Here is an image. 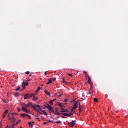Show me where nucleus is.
Wrapping results in <instances>:
<instances>
[{
  "label": "nucleus",
  "instance_id": "f257e3e1",
  "mask_svg": "<svg viewBox=\"0 0 128 128\" xmlns=\"http://www.w3.org/2000/svg\"><path fill=\"white\" fill-rule=\"evenodd\" d=\"M30 104L32 108H34V110H38H38H39L38 109V108H36V107L34 106V105H32V103H30V102H29V104H24V108H28V106H30Z\"/></svg>",
  "mask_w": 128,
  "mask_h": 128
},
{
  "label": "nucleus",
  "instance_id": "f03ea898",
  "mask_svg": "<svg viewBox=\"0 0 128 128\" xmlns=\"http://www.w3.org/2000/svg\"><path fill=\"white\" fill-rule=\"evenodd\" d=\"M68 124L69 126H70L71 128H74V126H76V120H72V122H68Z\"/></svg>",
  "mask_w": 128,
  "mask_h": 128
},
{
  "label": "nucleus",
  "instance_id": "7ed1b4c3",
  "mask_svg": "<svg viewBox=\"0 0 128 128\" xmlns=\"http://www.w3.org/2000/svg\"><path fill=\"white\" fill-rule=\"evenodd\" d=\"M78 102H74V106L70 110L71 112H74V110H76V108H78Z\"/></svg>",
  "mask_w": 128,
  "mask_h": 128
},
{
  "label": "nucleus",
  "instance_id": "20e7f679",
  "mask_svg": "<svg viewBox=\"0 0 128 128\" xmlns=\"http://www.w3.org/2000/svg\"><path fill=\"white\" fill-rule=\"evenodd\" d=\"M20 116H22L23 118H24V116H28V118H32L30 117V115L24 114V113L21 114Z\"/></svg>",
  "mask_w": 128,
  "mask_h": 128
},
{
  "label": "nucleus",
  "instance_id": "39448f33",
  "mask_svg": "<svg viewBox=\"0 0 128 128\" xmlns=\"http://www.w3.org/2000/svg\"><path fill=\"white\" fill-rule=\"evenodd\" d=\"M64 116H72L74 114V113L72 112H70L69 114H68L66 113H63L62 114Z\"/></svg>",
  "mask_w": 128,
  "mask_h": 128
},
{
  "label": "nucleus",
  "instance_id": "423d86ee",
  "mask_svg": "<svg viewBox=\"0 0 128 128\" xmlns=\"http://www.w3.org/2000/svg\"><path fill=\"white\" fill-rule=\"evenodd\" d=\"M26 86H28V82H23L22 86H24V88H25Z\"/></svg>",
  "mask_w": 128,
  "mask_h": 128
},
{
  "label": "nucleus",
  "instance_id": "0eeeda50",
  "mask_svg": "<svg viewBox=\"0 0 128 128\" xmlns=\"http://www.w3.org/2000/svg\"><path fill=\"white\" fill-rule=\"evenodd\" d=\"M86 76L88 78V84H92V80H90V78L89 76Z\"/></svg>",
  "mask_w": 128,
  "mask_h": 128
},
{
  "label": "nucleus",
  "instance_id": "6e6552de",
  "mask_svg": "<svg viewBox=\"0 0 128 128\" xmlns=\"http://www.w3.org/2000/svg\"><path fill=\"white\" fill-rule=\"evenodd\" d=\"M60 108L61 110H60V112H68V110L64 108V107H62Z\"/></svg>",
  "mask_w": 128,
  "mask_h": 128
},
{
  "label": "nucleus",
  "instance_id": "1a4fd4ad",
  "mask_svg": "<svg viewBox=\"0 0 128 128\" xmlns=\"http://www.w3.org/2000/svg\"><path fill=\"white\" fill-rule=\"evenodd\" d=\"M44 106L45 107H46L48 110L50 108V104H48V102H46L44 104Z\"/></svg>",
  "mask_w": 128,
  "mask_h": 128
},
{
  "label": "nucleus",
  "instance_id": "9d476101",
  "mask_svg": "<svg viewBox=\"0 0 128 128\" xmlns=\"http://www.w3.org/2000/svg\"><path fill=\"white\" fill-rule=\"evenodd\" d=\"M49 112H53V114H54L55 112L54 110L52 108V107L50 106V108L48 109Z\"/></svg>",
  "mask_w": 128,
  "mask_h": 128
},
{
  "label": "nucleus",
  "instance_id": "9b49d317",
  "mask_svg": "<svg viewBox=\"0 0 128 128\" xmlns=\"http://www.w3.org/2000/svg\"><path fill=\"white\" fill-rule=\"evenodd\" d=\"M28 94V99L34 96V94Z\"/></svg>",
  "mask_w": 128,
  "mask_h": 128
},
{
  "label": "nucleus",
  "instance_id": "f8f14e48",
  "mask_svg": "<svg viewBox=\"0 0 128 128\" xmlns=\"http://www.w3.org/2000/svg\"><path fill=\"white\" fill-rule=\"evenodd\" d=\"M52 78H50V79L48 80H49L48 82H46V84H52Z\"/></svg>",
  "mask_w": 128,
  "mask_h": 128
},
{
  "label": "nucleus",
  "instance_id": "ddd939ff",
  "mask_svg": "<svg viewBox=\"0 0 128 128\" xmlns=\"http://www.w3.org/2000/svg\"><path fill=\"white\" fill-rule=\"evenodd\" d=\"M44 92L46 94H47V96H50V92H48L46 90H44Z\"/></svg>",
  "mask_w": 128,
  "mask_h": 128
},
{
  "label": "nucleus",
  "instance_id": "4468645a",
  "mask_svg": "<svg viewBox=\"0 0 128 128\" xmlns=\"http://www.w3.org/2000/svg\"><path fill=\"white\" fill-rule=\"evenodd\" d=\"M20 122H22V120H18L14 124L15 126H18V124H20Z\"/></svg>",
  "mask_w": 128,
  "mask_h": 128
},
{
  "label": "nucleus",
  "instance_id": "2eb2a0df",
  "mask_svg": "<svg viewBox=\"0 0 128 128\" xmlns=\"http://www.w3.org/2000/svg\"><path fill=\"white\" fill-rule=\"evenodd\" d=\"M61 113L58 112V110H56L55 112H54V114H57L58 116H60Z\"/></svg>",
  "mask_w": 128,
  "mask_h": 128
},
{
  "label": "nucleus",
  "instance_id": "dca6fc26",
  "mask_svg": "<svg viewBox=\"0 0 128 128\" xmlns=\"http://www.w3.org/2000/svg\"><path fill=\"white\" fill-rule=\"evenodd\" d=\"M33 97H34L33 100H38V97L36 96L34 94Z\"/></svg>",
  "mask_w": 128,
  "mask_h": 128
},
{
  "label": "nucleus",
  "instance_id": "f3484780",
  "mask_svg": "<svg viewBox=\"0 0 128 128\" xmlns=\"http://www.w3.org/2000/svg\"><path fill=\"white\" fill-rule=\"evenodd\" d=\"M50 104V106H52V104H54V102H52V100H50L49 102H48Z\"/></svg>",
  "mask_w": 128,
  "mask_h": 128
},
{
  "label": "nucleus",
  "instance_id": "a211bd4d",
  "mask_svg": "<svg viewBox=\"0 0 128 128\" xmlns=\"http://www.w3.org/2000/svg\"><path fill=\"white\" fill-rule=\"evenodd\" d=\"M24 100H28V94H25L24 95Z\"/></svg>",
  "mask_w": 128,
  "mask_h": 128
},
{
  "label": "nucleus",
  "instance_id": "6ab92c4d",
  "mask_svg": "<svg viewBox=\"0 0 128 128\" xmlns=\"http://www.w3.org/2000/svg\"><path fill=\"white\" fill-rule=\"evenodd\" d=\"M14 96H16V98L20 96V93H18V92L15 93V94H14Z\"/></svg>",
  "mask_w": 128,
  "mask_h": 128
},
{
  "label": "nucleus",
  "instance_id": "aec40b11",
  "mask_svg": "<svg viewBox=\"0 0 128 128\" xmlns=\"http://www.w3.org/2000/svg\"><path fill=\"white\" fill-rule=\"evenodd\" d=\"M34 106L38 108H40V104L37 105L36 104H35Z\"/></svg>",
  "mask_w": 128,
  "mask_h": 128
},
{
  "label": "nucleus",
  "instance_id": "412c9836",
  "mask_svg": "<svg viewBox=\"0 0 128 128\" xmlns=\"http://www.w3.org/2000/svg\"><path fill=\"white\" fill-rule=\"evenodd\" d=\"M30 128H32V122H28Z\"/></svg>",
  "mask_w": 128,
  "mask_h": 128
},
{
  "label": "nucleus",
  "instance_id": "4be33fe9",
  "mask_svg": "<svg viewBox=\"0 0 128 128\" xmlns=\"http://www.w3.org/2000/svg\"><path fill=\"white\" fill-rule=\"evenodd\" d=\"M22 110L24 112V111H26V108L24 106H22Z\"/></svg>",
  "mask_w": 128,
  "mask_h": 128
},
{
  "label": "nucleus",
  "instance_id": "5701e85b",
  "mask_svg": "<svg viewBox=\"0 0 128 128\" xmlns=\"http://www.w3.org/2000/svg\"><path fill=\"white\" fill-rule=\"evenodd\" d=\"M58 106H60V108H64V106H62V103H59Z\"/></svg>",
  "mask_w": 128,
  "mask_h": 128
},
{
  "label": "nucleus",
  "instance_id": "b1692460",
  "mask_svg": "<svg viewBox=\"0 0 128 128\" xmlns=\"http://www.w3.org/2000/svg\"><path fill=\"white\" fill-rule=\"evenodd\" d=\"M12 122H16V118H14V116H12Z\"/></svg>",
  "mask_w": 128,
  "mask_h": 128
},
{
  "label": "nucleus",
  "instance_id": "393cba45",
  "mask_svg": "<svg viewBox=\"0 0 128 128\" xmlns=\"http://www.w3.org/2000/svg\"><path fill=\"white\" fill-rule=\"evenodd\" d=\"M20 86H18V88H16L15 90H16V92H17V90H20Z\"/></svg>",
  "mask_w": 128,
  "mask_h": 128
},
{
  "label": "nucleus",
  "instance_id": "a878e982",
  "mask_svg": "<svg viewBox=\"0 0 128 128\" xmlns=\"http://www.w3.org/2000/svg\"><path fill=\"white\" fill-rule=\"evenodd\" d=\"M8 110H6L4 112V114H8Z\"/></svg>",
  "mask_w": 128,
  "mask_h": 128
},
{
  "label": "nucleus",
  "instance_id": "bb28decb",
  "mask_svg": "<svg viewBox=\"0 0 128 128\" xmlns=\"http://www.w3.org/2000/svg\"><path fill=\"white\" fill-rule=\"evenodd\" d=\"M94 102H98V98H94Z\"/></svg>",
  "mask_w": 128,
  "mask_h": 128
},
{
  "label": "nucleus",
  "instance_id": "cd10ccee",
  "mask_svg": "<svg viewBox=\"0 0 128 128\" xmlns=\"http://www.w3.org/2000/svg\"><path fill=\"white\" fill-rule=\"evenodd\" d=\"M61 122H60V121H57V122H55L56 124H60Z\"/></svg>",
  "mask_w": 128,
  "mask_h": 128
},
{
  "label": "nucleus",
  "instance_id": "c85d7f7f",
  "mask_svg": "<svg viewBox=\"0 0 128 128\" xmlns=\"http://www.w3.org/2000/svg\"><path fill=\"white\" fill-rule=\"evenodd\" d=\"M26 112L27 114H30V110H26L25 111Z\"/></svg>",
  "mask_w": 128,
  "mask_h": 128
},
{
  "label": "nucleus",
  "instance_id": "c756f323",
  "mask_svg": "<svg viewBox=\"0 0 128 128\" xmlns=\"http://www.w3.org/2000/svg\"><path fill=\"white\" fill-rule=\"evenodd\" d=\"M68 76H70L71 78H72V74H68Z\"/></svg>",
  "mask_w": 128,
  "mask_h": 128
},
{
  "label": "nucleus",
  "instance_id": "7c9ffc66",
  "mask_svg": "<svg viewBox=\"0 0 128 128\" xmlns=\"http://www.w3.org/2000/svg\"><path fill=\"white\" fill-rule=\"evenodd\" d=\"M3 102L6 103L8 102V101L6 99L3 100Z\"/></svg>",
  "mask_w": 128,
  "mask_h": 128
},
{
  "label": "nucleus",
  "instance_id": "2f4dec72",
  "mask_svg": "<svg viewBox=\"0 0 128 128\" xmlns=\"http://www.w3.org/2000/svg\"><path fill=\"white\" fill-rule=\"evenodd\" d=\"M56 80V78H52V80H53V82H54V80Z\"/></svg>",
  "mask_w": 128,
  "mask_h": 128
},
{
  "label": "nucleus",
  "instance_id": "473e14b6",
  "mask_svg": "<svg viewBox=\"0 0 128 128\" xmlns=\"http://www.w3.org/2000/svg\"><path fill=\"white\" fill-rule=\"evenodd\" d=\"M40 112H45L44 110H42V109H40Z\"/></svg>",
  "mask_w": 128,
  "mask_h": 128
},
{
  "label": "nucleus",
  "instance_id": "72a5a7b5",
  "mask_svg": "<svg viewBox=\"0 0 128 128\" xmlns=\"http://www.w3.org/2000/svg\"><path fill=\"white\" fill-rule=\"evenodd\" d=\"M40 112H45L44 110H42V109H40Z\"/></svg>",
  "mask_w": 128,
  "mask_h": 128
},
{
  "label": "nucleus",
  "instance_id": "f704fd0d",
  "mask_svg": "<svg viewBox=\"0 0 128 128\" xmlns=\"http://www.w3.org/2000/svg\"><path fill=\"white\" fill-rule=\"evenodd\" d=\"M41 88H42L38 87L37 90H40Z\"/></svg>",
  "mask_w": 128,
  "mask_h": 128
},
{
  "label": "nucleus",
  "instance_id": "c9c22d12",
  "mask_svg": "<svg viewBox=\"0 0 128 128\" xmlns=\"http://www.w3.org/2000/svg\"><path fill=\"white\" fill-rule=\"evenodd\" d=\"M56 98H54V100H52V102H56Z\"/></svg>",
  "mask_w": 128,
  "mask_h": 128
},
{
  "label": "nucleus",
  "instance_id": "e433bc0d",
  "mask_svg": "<svg viewBox=\"0 0 128 128\" xmlns=\"http://www.w3.org/2000/svg\"><path fill=\"white\" fill-rule=\"evenodd\" d=\"M26 74H30V72L28 71L26 72Z\"/></svg>",
  "mask_w": 128,
  "mask_h": 128
},
{
  "label": "nucleus",
  "instance_id": "4c0bfd02",
  "mask_svg": "<svg viewBox=\"0 0 128 128\" xmlns=\"http://www.w3.org/2000/svg\"><path fill=\"white\" fill-rule=\"evenodd\" d=\"M6 116V114H3V116H2V118H4V117Z\"/></svg>",
  "mask_w": 128,
  "mask_h": 128
},
{
  "label": "nucleus",
  "instance_id": "58836bf2",
  "mask_svg": "<svg viewBox=\"0 0 128 128\" xmlns=\"http://www.w3.org/2000/svg\"><path fill=\"white\" fill-rule=\"evenodd\" d=\"M63 82H66V81L64 78H63Z\"/></svg>",
  "mask_w": 128,
  "mask_h": 128
},
{
  "label": "nucleus",
  "instance_id": "ea45409f",
  "mask_svg": "<svg viewBox=\"0 0 128 128\" xmlns=\"http://www.w3.org/2000/svg\"><path fill=\"white\" fill-rule=\"evenodd\" d=\"M68 102V99H66L64 100V102Z\"/></svg>",
  "mask_w": 128,
  "mask_h": 128
},
{
  "label": "nucleus",
  "instance_id": "a19ab883",
  "mask_svg": "<svg viewBox=\"0 0 128 128\" xmlns=\"http://www.w3.org/2000/svg\"><path fill=\"white\" fill-rule=\"evenodd\" d=\"M44 114H45V116H46V111L44 112Z\"/></svg>",
  "mask_w": 128,
  "mask_h": 128
},
{
  "label": "nucleus",
  "instance_id": "79ce46f5",
  "mask_svg": "<svg viewBox=\"0 0 128 128\" xmlns=\"http://www.w3.org/2000/svg\"><path fill=\"white\" fill-rule=\"evenodd\" d=\"M15 124H12V125L11 126V128H14V126Z\"/></svg>",
  "mask_w": 128,
  "mask_h": 128
},
{
  "label": "nucleus",
  "instance_id": "37998d69",
  "mask_svg": "<svg viewBox=\"0 0 128 128\" xmlns=\"http://www.w3.org/2000/svg\"><path fill=\"white\" fill-rule=\"evenodd\" d=\"M60 118V117L58 116V117H56V118H54V120H58V118Z\"/></svg>",
  "mask_w": 128,
  "mask_h": 128
},
{
  "label": "nucleus",
  "instance_id": "c03bdc74",
  "mask_svg": "<svg viewBox=\"0 0 128 128\" xmlns=\"http://www.w3.org/2000/svg\"><path fill=\"white\" fill-rule=\"evenodd\" d=\"M18 112H20V110H20V108H18Z\"/></svg>",
  "mask_w": 128,
  "mask_h": 128
},
{
  "label": "nucleus",
  "instance_id": "a18cd8bd",
  "mask_svg": "<svg viewBox=\"0 0 128 128\" xmlns=\"http://www.w3.org/2000/svg\"><path fill=\"white\" fill-rule=\"evenodd\" d=\"M84 74H86V72H84Z\"/></svg>",
  "mask_w": 128,
  "mask_h": 128
},
{
  "label": "nucleus",
  "instance_id": "49530a36",
  "mask_svg": "<svg viewBox=\"0 0 128 128\" xmlns=\"http://www.w3.org/2000/svg\"><path fill=\"white\" fill-rule=\"evenodd\" d=\"M47 123H48V122H44V124H46Z\"/></svg>",
  "mask_w": 128,
  "mask_h": 128
},
{
  "label": "nucleus",
  "instance_id": "de8ad7c7",
  "mask_svg": "<svg viewBox=\"0 0 128 128\" xmlns=\"http://www.w3.org/2000/svg\"><path fill=\"white\" fill-rule=\"evenodd\" d=\"M48 122H52V121H51L50 120H49Z\"/></svg>",
  "mask_w": 128,
  "mask_h": 128
},
{
  "label": "nucleus",
  "instance_id": "09e8293b",
  "mask_svg": "<svg viewBox=\"0 0 128 128\" xmlns=\"http://www.w3.org/2000/svg\"><path fill=\"white\" fill-rule=\"evenodd\" d=\"M88 94H92V92H88Z\"/></svg>",
  "mask_w": 128,
  "mask_h": 128
},
{
  "label": "nucleus",
  "instance_id": "8fccbe9b",
  "mask_svg": "<svg viewBox=\"0 0 128 128\" xmlns=\"http://www.w3.org/2000/svg\"><path fill=\"white\" fill-rule=\"evenodd\" d=\"M44 74H48V73H46V72H44Z\"/></svg>",
  "mask_w": 128,
  "mask_h": 128
},
{
  "label": "nucleus",
  "instance_id": "3c124183",
  "mask_svg": "<svg viewBox=\"0 0 128 128\" xmlns=\"http://www.w3.org/2000/svg\"><path fill=\"white\" fill-rule=\"evenodd\" d=\"M16 114V116H18V114Z\"/></svg>",
  "mask_w": 128,
  "mask_h": 128
},
{
  "label": "nucleus",
  "instance_id": "603ef678",
  "mask_svg": "<svg viewBox=\"0 0 128 128\" xmlns=\"http://www.w3.org/2000/svg\"><path fill=\"white\" fill-rule=\"evenodd\" d=\"M0 126H2V122H0Z\"/></svg>",
  "mask_w": 128,
  "mask_h": 128
},
{
  "label": "nucleus",
  "instance_id": "864d4df0",
  "mask_svg": "<svg viewBox=\"0 0 128 128\" xmlns=\"http://www.w3.org/2000/svg\"><path fill=\"white\" fill-rule=\"evenodd\" d=\"M32 122V124H34V122Z\"/></svg>",
  "mask_w": 128,
  "mask_h": 128
},
{
  "label": "nucleus",
  "instance_id": "5fc2aeb1",
  "mask_svg": "<svg viewBox=\"0 0 128 128\" xmlns=\"http://www.w3.org/2000/svg\"><path fill=\"white\" fill-rule=\"evenodd\" d=\"M92 90V87H91V88H90L91 90Z\"/></svg>",
  "mask_w": 128,
  "mask_h": 128
},
{
  "label": "nucleus",
  "instance_id": "6e6d98bb",
  "mask_svg": "<svg viewBox=\"0 0 128 128\" xmlns=\"http://www.w3.org/2000/svg\"><path fill=\"white\" fill-rule=\"evenodd\" d=\"M62 118H64V116H62Z\"/></svg>",
  "mask_w": 128,
  "mask_h": 128
},
{
  "label": "nucleus",
  "instance_id": "4d7b16f0",
  "mask_svg": "<svg viewBox=\"0 0 128 128\" xmlns=\"http://www.w3.org/2000/svg\"><path fill=\"white\" fill-rule=\"evenodd\" d=\"M38 92V90H36V92Z\"/></svg>",
  "mask_w": 128,
  "mask_h": 128
},
{
  "label": "nucleus",
  "instance_id": "13d9d810",
  "mask_svg": "<svg viewBox=\"0 0 128 128\" xmlns=\"http://www.w3.org/2000/svg\"><path fill=\"white\" fill-rule=\"evenodd\" d=\"M42 86H44V85L42 84H41Z\"/></svg>",
  "mask_w": 128,
  "mask_h": 128
},
{
  "label": "nucleus",
  "instance_id": "bf43d9fd",
  "mask_svg": "<svg viewBox=\"0 0 128 128\" xmlns=\"http://www.w3.org/2000/svg\"><path fill=\"white\" fill-rule=\"evenodd\" d=\"M79 111L80 112V108H79Z\"/></svg>",
  "mask_w": 128,
  "mask_h": 128
},
{
  "label": "nucleus",
  "instance_id": "052dcab7",
  "mask_svg": "<svg viewBox=\"0 0 128 128\" xmlns=\"http://www.w3.org/2000/svg\"><path fill=\"white\" fill-rule=\"evenodd\" d=\"M75 100H76V99H74V100H73V102H75Z\"/></svg>",
  "mask_w": 128,
  "mask_h": 128
},
{
  "label": "nucleus",
  "instance_id": "680f3d73",
  "mask_svg": "<svg viewBox=\"0 0 128 128\" xmlns=\"http://www.w3.org/2000/svg\"><path fill=\"white\" fill-rule=\"evenodd\" d=\"M29 76H32V74H30V75Z\"/></svg>",
  "mask_w": 128,
  "mask_h": 128
},
{
  "label": "nucleus",
  "instance_id": "e2e57ef3",
  "mask_svg": "<svg viewBox=\"0 0 128 128\" xmlns=\"http://www.w3.org/2000/svg\"><path fill=\"white\" fill-rule=\"evenodd\" d=\"M38 122H40V120H38Z\"/></svg>",
  "mask_w": 128,
  "mask_h": 128
},
{
  "label": "nucleus",
  "instance_id": "0e129e2a",
  "mask_svg": "<svg viewBox=\"0 0 128 128\" xmlns=\"http://www.w3.org/2000/svg\"><path fill=\"white\" fill-rule=\"evenodd\" d=\"M40 114H42V112H40Z\"/></svg>",
  "mask_w": 128,
  "mask_h": 128
},
{
  "label": "nucleus",
  "instance_id": "69168bd1",
  "mask_svg": "<svg viewBox=\"0 0 128 128\" xmlns=\"http://www.w3.org/2000/svg\"><path fill=\"white\" fill-rule=\"evenodd\" d=\"M7 128H8V125L7 126Z\"/></svg>",
  "mask_w": 128,
  "mask_h": 128
},
{
  "label": "nucleus",
  "instance_id": "338daca9",
  "mask_svg": "<svg viewBox=\"0 0 128 128\" xmlns=\"http://www.w3.org/2000/svg\"><path fill=\"white\" fill-rule=\"evenodd\" d=\"M12 114H14V113H12Z\"/></svg>",
  "mask_w": 128,
  "mask_h": 128
},
{
  "label": "nucleus",
  "instance_id": "774afa93",
  "mask_svg": "<svg viewBox=\"0 0 128 128\" xmlns=\"http://www.w3.org/2000/svg\"><path fill=\"white\" fill-rule=\"evenodd\" d=\"M36 119L40 118H36Z\"/></svg>",
  "mask_w": 128,
  "mask_h": 128
}]
</instances>
